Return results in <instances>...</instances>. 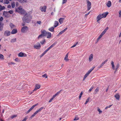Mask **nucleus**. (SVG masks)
<instances>
[{
	"mask_svg": "<svg viewBox=\"0 0 121 121\" xmlns=\"http://www.w3.org/2000/svg\"><path fill=\"white\" fill-rule=\"evenodd\" d=\"M41 34L44 36H46L47 35V32L46 31L44 30H41Z\"/></svg>",
	"mask_w": 121,
	"mask_h": 121,
	"instance_id": "obj_13",
	"label": "nucleus"
},
{
	"mask_svg": "<svg viewBox=\"0 0 121 121\" xmlns=\"http://www.w3.org/2000/svg\"><path fill=\"white\" fill-rule=\"evenodd\" d=\"M89 100V98H88V99H87L86 100V101L85 103V104H87V103L88 102Z\"/></svg>",
	"mask_w": 121,
	"mask_h": 121,
	"instance_id": "obj_49",
	"label": "nucleus"
},
{
	"mask_svg": "<svg viewBox=\"0 0 121 121\" xmlns=\"http://www.w3.org/2000/svg\"><path fill=\"white\" fill-rule=\"evenodd\" d=\"M3 15L4 16H5V17H9L8 16L9 14L8 12L7 11H4L3 13Z\"/></svg>",
	"mask_w": 121,
	"mask_h": 121,
	"instance_id": "obj_15",
	"label": "nucleus"
},
{
	"mask_svg": "<svg viewBox=\"0 0 121 121\" xmlns=\"http://www.w3.org/2000/svg\"><path fill=\"white\" fill-rule=\"evenodd\" d=\"M102 36L101 35H100L97 39V40L98 41L99 40V39L101 38Z\"/></svg>",
	"mask_w": 121,
	"mask_h": 121,
	"instance_id": "obj_54",
	"label": "nucleus"
},
{
	"mask_svg": "<svg viewBox=\"0 0 121 121\" xmlns=\"http://www.w3.org/2000/svg\"><path fill=\"white\" fill-rule=\"evenodd\" d=\"M87 2V10H89L91 8V3L88 0H86Z\"/></svg>",
	"mask_w": 121,
	"mask_h": 121,
	"instance_id": "obj_4",
	"label": "nucleus"
},
{
	"mask_svg": "<svg viewBox=\"0 0 121 121\" xmlns=\"http://www.w3.org/2000/svg\"><path fill=\"white\" fill-rule=\"evenodd\" d=\"M106 32H105V31L104 30L100 35L102 36L105 34Z\"/></svg>",
	"mask_w": 121,
	"mask_h": 121,
	"instance_id": "obj_51",
	"label": "nucleus"
},
{
	"mask_svg": "<svg viewBox=\"0 0 121 121\" xmlns=\"http://www.w3.org/2000/svg\"><path fill=\"white\" fill-rule=\"evenodd\" d=\"M98 111L99 112V114L101 113L102 112V111L100 110V109L99 108L98 109Z\"/></svg>",
	"mask_w": 121,
	"mask_h": 121,
	"instance_id": "obj_52",
	"label": "nucleus"
},
{
	"mask_svg": "<svg viewBox=\"0 0 121 121\" xmlns=\"http://www.w3.org/2000/svg\"><path fill=\"white\" fill-rule=\"evenodd\" d=\"M11 34L9 30H6L4 33V35L5 36H9Z\"/></svg>",
	"mask_w": 121,
	"mask_h": 121,
	"instance_id": "obj_10",
	"label": "nucleus"
},
{
	"mask_svg": "<svg viewBox=\"0 0 121 121\" xmlns=\"http://www.w3.org/2000/svg\"><path fill=\"white\" fill-rule=\"evenodd\" d=\"M4 24L2 22H0V31H2L3 29Z\"/></svg>",
	"mask_w": 121,
	"mask_h": 121,
	"instance_id": "obj_16",
	"label": "nucleus"
},
{
	"mask_svg": "<svg viewBox=\"0 0 121 121\" xmlns=\"http://www.w3.org/2000/svg\"><path fill=\"white\" fill-rule=\"evenodd\" d=\"M5 7L4 6H2V8H1L0 9V11L3 10L4 9H5Z\"/></svg>",
	"mask_w": 121,
	"mask_h": 121,
	"instance_id": "obj_46",
	"label": "nucleus"
},
{
	"mask_svg": "<svg viewBox=\"0 0 121 121\" xmlns=\"http://www.w3.org/2000/svg\"><path fill=\"white\" fill-rule=\"evenodd\" d=\"M4 56L1 54H0V59H4Z\"/></svg>",
	"mask_w": 121,
	"mask_h": 121,
	"instance_id": "obj_36",
	"label": "nucleus"
},
{
	"mask_svg": "<svg viewBox=\"0 0 121 121\" xmlns=\"http://www.w3.org/2000/svg\"><path fill=\"white\" fill-rule=\"evenodd\" d=\"M67 0H62V4H63L67 2Z\"/></svg>",
	"mask_w": 121,
	"mask_h": 121,
	"instance_id": "obj_48",
	"label": "nucleus"
},
{
	"mask_svg": "<svg viewBox=\"0 0 121 121\" xmlns=\"http://www.w3.org/2000/svg\"><path fill=\"white\" fill-rule=\"evenodd\" d=\"M79 119V118L77 117H75L73 120L74 121H76L78 120Z\"/></svg>",
	"mask_w": 121,
	"mask_h": 121,
	"instance_id": "obj_53",
	"label": "nucleus"
},
{
	"mask_svg": "<svg viewBox=\"0 0 121 121\" xmlns=\"http://www.w3.org/2000/svg\"><path fill=\"white\" fill-rule=\"evenodd\" d=\"M99 91V88L98 87H97L96 89L95 90V91L96 92L95 94L97 93Z\"/></svg>",
	"mask_w": 121,
	"mask_h": 121,
	"instance_id": "obj_38",
	"label": "nucleus"
},
{
	"mask_svg": "<svg viewBox=\"0 0 121 121\" xmlns=\"http://www.w3.org/2000/svg\"><path fill=\"white\" fill-rule=\"evenodd\" d=\"M95 68V67H92L91 68V69H90V70L91 71V72Z\"/></svg>",
	"mask_w": 121,
	"mask_h": 121,
	"instance_id": "obj_59",
	"label": "nucleus"
},
{
	"mask_svg": "<svg viewBox=\"0 0 121 121\" xmlns=\"http://www.w3.org/2000/svg\"><path fill=\"white\" fill-rule=\"evenodd\" d=\"M64 19V18H61L59 19V22L60 24H62L63 23Z\"/></svg>",
	"mask_w": 121,
	"mask_h": 121,
	"instance_id": "obj_27",
	"label": "nucleus"
},
{
	"mask_svg": "<svg viewBox=\"0 0 121 121\" xmlns=\"http://www.w3.org/2000/svg\"><path fill=\"white\" fill-rule=\"evenodd\" d=\"M29 30L28 27L26 26H24L22 28L21 31L22 33H25Z\"/></svg>",
	"mask_w": 121,
	"mask_h": 121,
	"instance_id": "obj_3",
	"label": "nucleus"
},
{
	"mask_svg": "<svg viewBox=\"0 0 121 121\" xmlns=\"http://www.w3.org/2000/svg\"><path fill=\"white\" fill-rule=\"evenodd\" d=\"M8 13L11 14H12L13 13V10H9L8 11Z\"/></svg>",
	"mask_w": 121,
	"mask_h": 121,
	"instance_id": "obj_50",
	"label": "nucleus"
},
{
	"mask_svg": "<svg viewBox=\"0 0 121 121\" xmlns=\"http://www.w3.org/2000/svg\"><path fill=\"white\" fill-rule=\"evenodd\" d=\"M46 42V40L45 39H44L42 40V41L40 42V43L41 44H43L44 43Z\"/></svg>",
	"mask_w": 121,
	"mask_h": 121,
	"instance_id": "obj_34",
	"label": "nucleus"
},
{
	"mask_svg": "<svg viewBox=\"0 0 121 121\" xmlns=\"http://www.w3.org/2000/svg\"><path fill=\"white\" fill-rule=\"evenodd\" d=\"M3 18L2 17H1L0 18V22L2 21L3 20Z\"/></svg>",
	"mask_w": 121,
	"mask_h": 121,
	"instance_id": "obj_64",
	"label": "nucleus"
},
{
	"mask_svg": "<svg viewBox=\"0 0 121 121\" xmlns=\"http://www.w3.org/2000/svg\"><path fill=\"white\" fill-rule=\"evenodd\" d=\"M40 87V85L39 84H36L35 85V89L33 90V91H36L38 89H39Z\"/></svg>",
	"mask_w": 121,
	"mask_h": 121,
	"instance_id": "obj_17",
	"label": "nucleus"
},
{
	"mask_svg": "<svg viewBox=\"0 0 121 121\" xmlns=\"http://www.w3.org/2000/svg\"><path fill=\"white\" fill-rule=\"evenodd\" d=\"M42 77H45L46 78H48L47 75L46 74H44L42 76Z\"/></svg>",
	"mask_w": 121,
	"mask_h": 121,
	"instance_id": "obj_41",
	"label": "nucleus"
},
{
	"mask_svg": "<svg viewBox=\"0 0 121 121\" xmlns=\"http://www.w3.org/2000/svg\"><path fill=\"white\" fill-rule=\"evenodd\" d=\"M111 5V2L110 1H108L106 4L107 6L108 7H110Z\"/></svg>",
	"mask_w": 121,
	"mask_h": 121,
	"instance_id": "obj_21",
	"label": "nucleus"
},
{
	"mask_svg": "<svg viewBox=\"0 0 121 121\" xmlns=\"http://www.w3.org/2000/svg\"><path fill=\"white\" fill-rule=\"evenodd\" d=\"M55 98V97H53H53L50 99L49 101V103L51 102Z\"/></svg>",
	"mask_w": 121,
	"mask_h": 121,
	"instance_id": "obj_39",
	"label": "nucleus"
},
{
	"mask_svg": "<svg viewBox=\"0 0 121 121\" xmlns=\"http://www.w3.org/2000/svg\"><path fill=\"white\" fill-rule=\"evenodd\" d=\"M24 15L22 18V20L24 23H29L31 20L32 17L30 14H28L26 13V14H24Z\"/></svg>",
	"mask_w": 121,
	"mask_h": 121,
	"instance_id": "obj_1",
	"label": "nucleus"
},
{
	"mask_svg": "<svg viewBox=\"0 0 121 121\" xmlns=\"http://www.w3.org/2000/svg\"><path fill=\"white\" fill-rule=\"evenodd\" d=\"M78 43V42H77L75 44H74L73 46H72L71 47V48H73L75 47L76 45Z\"/></svg>",
	"mask_w": 121,
	"mask_h": 121,
	"instance_id": "obj_44",
	"label": "nucleus"
},
{
	"mask_svg": "<svg viewBox=\"0 0 121 121\" xmlns=\"http://www.w3.org/2000/svg\"><path fill=\"white\" fill-rule=\"evenodd\" d=\"M38 104H36L34 105H33L29 109L27 112L26 113L27 114L29 113L30 112L35 106H37Z\"/></svg>",
	"mask_w": 121,
	"mask_h": 121,
	"instance_id": "obj_7",
	"label": "nucleus"
},
{
	"mask_svg": "<svg viewBox=\"0 0 121 121\" xmlns=\"http://www.w3.org/2000/svg\"><path fill=\"white\" fill-rule=\"evenodd\" d=\"M17 116V115H13L11 116V118L12 119H13V118L16 117Z\"/></svg>",
	"mask_w": 121,
	"mask_h": 121,
	"instance_id": "obj_42",
	"label": "nucleus"
},
{
	"mask_svg": "<svg viewBox=\"0 0 121 121\" xmlns=\"http://www.w3.org/2000/svg\"><path fill=\"white\" fill-rule=\"evenodd\" d=\"M93 55L92 54H91L89 57V61L90 62L91 61L93 58Z\"/></svg>",
	"mask_w": 121,
	"mask_h": 121,
	"instance_id": "obj_23",
	"label": "nucleus"
},
{
	"mask_svg": "<svg viewBox=\"0 0 121 121\" xmlns=\"http://www.w3.org/2000/svg\"><path fill=\"white\" fill-rule=\"evenodd\" d=\"M108 29V27H107L104 30L105 31V32H106V31H107Z\"/></svg>",
	"mask_w": 121,
	"mask_h": 121,
	"instance_id": "obj_63",
	"label": "nucleus"
},
{
	"mask_svg": "<svg viewBox=\"0 0 121 121\" xmlns=\"http://www.w3.org/2000/svg\"><path fill=\"white\" fill-rule=\"evenodd\" d=\"M119 17H121V10H120L119 12Z\"/></svg>",
	"mask_w": 121,
	"mask_h": 121,
	"instance_id": "obj_56",
	"label": "nucleus"
},
{
	"mask_svg": "<svg viewBox=\"0 0 121 121\" xmlns=\"http://www.w3.org/2000/svg\"><path fill=\"white\" fill-rule=\"evenodd\" d=\"M35 115L33 114L31 115L30 117L29 118L30 119H31L34 117Z\"/></svg>",
	"mask_w": 121,
	"mask_h": 121,
	"instance_id": "obj_55",
	"label": "nucleus"
},
{
	"mask_svg": "<svg viewBox=\"0 0 121 121\" xmlns=\"http://www.w3.org/2000/svg\"><path fill=\"white\" fill-rule=\"evenodd\" d=\"M16 40V38H15L12 39L11 41V42L12 43H13L15 42Z\"/></svg>",
	"mask_w": 121,
	"mask_h": 121,
	"instance_id": "obj_32",
	"label": "nucleus"
},
{
	"mask_svg": "<svg viewBox=\"0 0 121 121\" xmlns=\"http://www.w3.org/2000/svg\"><path fill=\"white\" fill-rule=\"evenodd\" d=\"M88 75L86 73L85 75L83 78V80H84L87 77Z\"/></svg>",
	"mask_w": 121,
	"mask_h": 121,
	"instance_id": "obj_43",
	"label": "nucleus"
},
{
	"mask_svg": "<svg viewBox=\"0 0 121 121\" xmlns=\"http://www.w3.org/2000/svg\"><path fill=\"white\" fill-rule=\"evenodd\" d=\"M41 47V45L39 42L37 43L34 46V48L37 49H39Z\"/></svg>",
	"mask_w": 121,
	"mask_h": 121,
	"instance_id": "obj_5",
	"label": "nucleus"
},
{
	"mask_svg": "<svg viewBox=\"0 0 121 121\" xmlns=\"http://www.w3.org/2000/svg\"><path fill=\"white\" fill-rule=\"evenodd\" d=\"M27 119L26 117H25L24 119H23L22 121H26Z\"/></svg>",
	"mask_w": 121,
	"mask_h": 121,
	"instance_id": "obj_60",
	"label": "nucleus"
},
{
	"mask_svg": "<svg viewBox=\"0 0 121 121\" xmlns=\"http://www.w3.org/2000/svg\"><path fill=\"white\" fill-rule=\"evenodd\" d=\"M68 53L65 56L64 58V60L66 61H69V59H68Z\"/></svg>",
	"mask_w": 121,
	"mask_h": 121,
	"instance_id": "obj_24",
	"label": "nucleus"
},
{
	"mask_svg": "<svg viewBox=\"0 0 121 121\" xmlns=\"http://www.w3.org/2000/svg\"><path fill=\"white\" fill-rule=\"evenodd\" d=\"M111 65L112 67V69L114 70L115 69V66L114 65V62L113 61H112L111 62Z\"/></svg>",
	"mask_w": 121,
	"mask_h": 121,
	"instance_id": "obj_29",
	"label": "nucleus"
},
{
	"mask_svg": "<svg viewBox=\"0 0 121 121\" xmlns=\"http://www.w3.org/2000/svg\"><path fill=\"white\" fill-rule=\"evenodd\" d=\"M93 86L91 87L89 90V92H91V91L93 89Z\"/></svg>",
	"mask_w": 121,
	"mask_h": 121,
	"instance_id": "obj_57",
	"label": "nucleus"
},
{
	"mask_svg": "<svg viewBox=\"0 0 121 121\" xmlns=\"http://www.w3.org/2000/svg\"><path fill=\"white\" fill-rule=\"evenodd\" d=\"M10 26L11 28H12L13 27L14 25L13 24L11 23L10 25Z\"/></svg>",
	"mask_w": 121,
	"mask_h": 121,
	"instance_id": "obj_45",
	"label": "nucleus"
},
{
	"mask_svg": "<svg viewBox=\"0 0 121 121\" xmlns=\"http://www.w3.org/2000/svg\"><path fill=\"white\" fill-rule=\"evenodd\" d=\"M38 104H36L34 105H33L29 109L27 112L26 113L27 114L29 113L30 112L35 106H37Z\"/></svg>",
	"mask_w": 121,
	"mask_h": 121,
	"instance_id": "obj_8",
	"label": "nucleus"
},
{
	"mask_svg": "<svg viewBox=\"0 0 121 121\" xmlns=\"http://www.w3.org/2000/svg\"><path fill=\"white\" fill-rule=\"evenodd\" d=\"M91 72V71L89 70L86 73L88 75Z\"/></svg>",
	"mask_w": 121,
	"mask_h": 121,
	"instance_id": "obj_61",
	"label": "nucleus"
},
{
	"mask_svg": "<svg viewBox=\"0 0 121 121\" xmlns=\"http://www.w3.org/2000/svg\"><path fill=\"white\" fill-rule=\"evenodd\" d=\"M61 91V90H60V91H59L57 92L55 94V95H53V97H55L57 95H58L60 93V92Z\"/></svg>",
	"mask_w": 121,
	"mask_h": 121,
	"instance_id": "obj_30",
	"label": "nucleus"
},
{
	"mask_svg": "<svg viewBox=\"0 0 121 121\" xmlns=\"http://www.w3.org/2000/svg\"><path fill=\"white\" fill-rule=\"evenodd\" d=\"M47 9V6H41L39 8L40 10L42 12H45Z\"/></svg>",
	"mask_w": 121,
	"mask_h": 121,
	"instance_id": "obj_6",
	"label": "nucleus"
},
{
	"mask_svg": "<svg viewBox=\"0 0 121 121\" xmlns=\"http://www.w3.org/2000/svg\"><path fill=\"white\" fill-rule=\"evenodd\" d=\"M47 38H49L51 37V34L50 32H47Z\"/></svg>",
	"mask_w": 121,
	"mask_h": 121,
	"instance_id": "obj_22",
	"label": "nucleus"
},
{
	"mask_svg": "<svg viewBox=\"0 0 121 121\" xmlns=\"http://www.w3.org/2000/svg\"><path fill=\"white\" fill-rule=\"evenodd\" d=\"M15 60L16 61L19 62V60L18 58H16L15 59Z\"/></svg>",
	"mask_w": 121,
	"mask_h": 121,
	"instance_id": "obj_62",
	"label": "nucleus"
},
{
	"mask_svg": "<svg viewBox=\"0 0 121 121\" xmlns=\"http://www.w3.org/2000/svg\"><path fill=\"white\" fill-rule=\"evenodd\" d=\"M15 12L24 15V14H26V12L22 8L21 6H20L19 7L15 8Z\"/></svg>",
	"mask_w": 121,
	"mask_h": 121,
	"instance_id": "obj_2",
	"label": "nucleus"
},
{
	"mask_svg": "<svg viewBox=\"0 0 121 121\" xmlns=\"http://www.w3.org/2000/svg\"><path fill=\"white\" fill-rule=\"evenodd\" d=\"M103 17L101 16V14H99L96 17L97 21L98 23H99V21H100Z\"/></svg>",
	"mask_w": 121,
	"mask_h": 121,
	"instance_id": "obj_12",
	"label": "nucleus"
},
{
	"mask_svg": "<svg viewBox=\"0 0 121 121\" xmlns=\"http://www.w3.org/2000/svg\"><path fill=\"white\" fill-rule=\"evenodd\" d=\"M55 27H52L48 29V30L51 31L52 32H53L54 31V29Z\"/></svg>",
	"mask_w": 121,
	"mask_h": 121,
	"instance_id": "obj_25",
	"label": "nucleus"
},
{
	"mask_svg": "<svg viewBox=\"0 0 121 121\" xmlns=\"http://www.w3.org/2000/svg\"><path fill=\"white\" fill-rule=\"evenodd\" d=\"M38 104H36L34 105H33L29 109L27 112L26 113L27 114L29 113L30 112L35 106H37Z\"/></svg>",
	"mask_w": 121,
	"mask_h": 121,
	"instance_id": "obj_9",
	"label": "nucleus"
},
{
	"mask_svg": "<svg viewBox=\"0 0 121 121\" xmlns=\"http://www.w3.org/2000/svg\"><path fill=\"white\" fill-rule=\"evenodd\" d=\"M17 32V30L16 29H14L12 30L11 33L12 34H14L16 33Z\"/></svg>",
	"mask_w": 121,
	"mask_h": 121,
	"instance_id": "obj_20",
	"label": "nucleus"
},
{
	"mask_svg": "<svg viewBox=\"0 0 121 121\" xmlns=\"http://www.w3.org/2000/svg\"><path fill=\"white\" fill-rule=\"evenodd\" d=\"M114 97L117 99L119 100V99L120 96L119 94L117 93L115 95Z\"/></svg>",
	"mask_w": 121,
	"mask_h": 121,
	"instance_id": "obj_19",
	"label": "nucleus"
},
{
	"mask_svg": "<svg viewBox=\"0 0 121 121\" xmlns=\"http://www.w3.org/2000/svg\"><path fill=\"white\" fill-rule=\"evenodd\" d=\"M44 36H43L42 34H41L40 35H39V36L38 37V39H39L41 38H42Z\"/></svg>",
	"mask_w": 121,
	"mask_h": 121,
	"instance_id": "obj_37",
	"label": "nucleus"
},
{
	"mask_svg": "<svg viewBox=\"0 0 121 121\" xmlns=\"http://www.w3.org/2000/svg\"><path fill=\"white\" fill-rule=\"evenodd\" d=\"M108 13V12H105L101 14V15L103 18H105Z\"/></svg>",
	"mask_w": 121,
	"mask_h": 121,
	"instance_id": "obj_18",
	"label": "nucleus"
},
{
	"mask_svg": "<svg viewBox=\"0 0 121 121\" xmlns=\"http://www.w3.org/2000/svg\"><path fill=\"white\" fill-rule=\"evenodd\" d=\"M108 61V60H106L104 61L98 67V68L99 69H100L102 68V67H103L104 65L105 64V63L107 62Z\"/></svg>",
	"mask_w": 121,
	"mask_h": 121,
	"instance_id": "obj_14",
	"label": "nucleus"
},
{
	"mask_svg": "<svg viewBox=\"0 0 121 121\" xmlns=\"http://www.w3.org/2000/svg\"><path fill=\"white\" fill-rule=\"evenodd\" d=\"M11 5L12 8H14L15 7V3L14 2H13L11 3Z\"/></svg>",
	"mask_w": 121,
	"mask_h": 121,
	"instance_id": "obj_33",
	"label": "nucleus"
},
{
	"mask_svg": "<svg viewBox=\"0 0 121 121\" xmlns=\"http://www.w3.org/2000/svg\"><path fill=\"white\" fill-rule=\"evenodd\" d=\"M37 23L39 25H40L41 23V22L40 21H37Z\"/></svg>",
	"mask_w": 121,
	"mask_h": 121,
	"instance_id": "obj_58",
	"label": "nucleus"
},
{
	"mask_svg": "<svg viewBox=\"0 0 121 121\" xmlns=\"http://www.w3.org/2000/svg\"><path fill=\"white\" fill-rule=\"evenodd\" d=\"M56 43H53L52 45L49 47L51 48L53 47L56 44Z\"/></svg>",
	"mask_w": 121,
	"mask_h": 121,
	"instance_id": "obj_40",
	"label": "nucleus"
},
{
	"mask_svg": "<svg viewBox=\"0 0 121 121\" xmlns=\"http://www.w3.org/2000/svg\"><path fill=\"white\" fill-rule=\"evenodd\" d=\"M18 56L20 57H26V55L24 53L20 52L18 55Z\"/></svg>",
	"mask_w": 121,
	"mask_h": 121,
	"instance_id": "obj_11",
	"label": "nucleus"
},
{
	"mask_svg": "<svg viewBox=\"0 0 121 121\" xmlns=\"http://www.w3.org/2000/svg\"><path fill=\"white\" fill-rule=\"evenodd\" d=\"M43 107H42L37 111H38V112H40L41 110H42V109H43Z\"/></svg>",
	"mask_w": 121,
	"mask_h": 121,
	"instance_id": "obj_35",
	"label": "nucleus"
},
{
	"mask_svg": "<svg viewBox=\"0 0 121 121\" xmlns=\"http://www.w3.org/2000/svg\"><path fill=\"white\" fill-rule=\"evenodd\" d=\"M58 22L57 21H55V22L54 27H56L58 25Z\"/></svg>",
	"mask_w": 121,
	"mask_h": 121,
	"instance_id": "obj_26",
	"label": "nucleus"
},
{
	"mask_svg": "<svg viewBox=\"0 0 121 121\" xmlns=\"http://www.w3.org/2000/svg\"><path fill=\"white\" fill-rule=\"evenodd\" d=\"M119 66V64H118L115 66V68L114 70H117Z\"/></svg>",
	"mask_w": 121,
	"mask_h": 121,
	"instance_id": "obj_31",
	"label": "nucleus"
},
{
	"mask_svg": "<svg viewBox=\"0 0 121 121\" xmlns=\"http://www.w3.org/2000/svg\"><path fill=\"white\" fill-rule=\"evenodd\" d=\"M4 3L5 4H8L9 3V2L8 0H6L4 1Z\"/></svg>",
	"mask_w": 121,
	"mask_h": 121,
	"instance_id": "obj_47",
	"label": "nucleus"
},
{
	"mask_svg": "<svg viewBox=\"0 0 121 121\" xmlns=\"http://www.w3.org/2000/svg\"><path fill=\"white\" fill-rule=\"evenodd\" d=\"M19 2L23 4L24 3H26L27 2L26 0H19Z\"/></svg>",
	"mask_w": 121,
	"mask_h": 121,
	"instance_id": "obj_28",
	"label": "nucleus"
}]
</instances>
